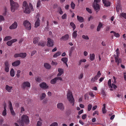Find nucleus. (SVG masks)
<instances>
[{"label":"nucleus","instance_id":"6e6d98bb","mask_svg":"<svg viewBox=\"0 0 126 126\" xmlns=\"http://www.w3.org/2000/svg\"><path fill=\"white\" fill-rule=\"evenodd\" d=\"M5 66H9V64L7 61H6L4 63Z\"/></svg>","mask_w":126,"mask_h":126},{"label":"nucleus","instance_id":"4d7b16f0","mask_svg":"<svg viewBox=\"0 0 126 126\" xmlns=\"http://www.w3.org/2000/svg\"><path fill=\"white\" fill-rule=\"evenodd\" d=\"M83 76V74L81 73L79 75L78 77V79H81L82 78Z\"/></svg>","mask_w":126,"mask_h":126},{"label":"nucleus","instance_id":"680f3d73","mask_svg":"<svg viewBox=\"0 0 126 126\" xmlns=\"http://www.w3.org/2000/svg\"><path fill=\"white\" fill-rule=\"evenodd\" d=\"M101 75V74L100 71H98L97 75H96V76L98 77V78H99Z\"/></svg>","mask_w":126,"mask_h":126},{"label":"nucleus","instance_id":"c756f323","mask_svg":"<svg viewBox=\"0 0 126 126\" xmlns=\"http://www.w3.org/2000/svg\"><path fill=\"white\" fill-rule=\"evenodd\" d=\"M38 45L39 46H41L42 47H44L45 46V43L43 41H40L38 43Z\"/></svg>","mask_w":126,"mask_h":126},{"label":"nucleus","instance_id":"c85d7f7f","mask_svg":"<svg viewBox=\"0 0 126 126\" xmlns=\"http://www.w3.org/2000/svg\"><path fill=\"white\" fill-rule=\"evenodd\" d=\"M12 38V37L10 36H6L4 38L3 41H8L11 40Z\"/></svg>","mask_w":126,"mask_h":126},{"label":"nucleus","instance_id":"f8f14e48","mask_svg":"<svg viewBox=\"0 0 126 126\" xmlns=\"http://www.w3.org/2000/svg\"><path fill=\"white\" fill-rule=\"evenodd\" d=\"M57 107L61 110H63L64 109V105L62 103H59L57 105Z\"/></svg>","mask_w":126,"mask_h":126},{"label":"nucleus","instance_id":"7c9ffc66","mask_svg":"<svg viewBox=\"0 0 126 126\" xmlns=\"http://www.w3.org/2000/svg\"><path fill=\"white\" fill-rule=\"evenodd\" d=\"M56 81L57 80L56 78H55L51 80L50 83L51 84H54L56 83Z\"/></svg>","mask_w":126,"mask_h":126},{"label":"nucleus","instance_id":"338daca9","mask_svg":"<svg viewBox=\"0 0 126 126\" xmlns=\"http://www.w3.org/2000/svg\"><path fill=\"white\" fill-rule=\"evenodd\" d=\"M4 20V18L3 16L0 15V21H3Z\"/></svg>","mask_w":126,"mask_h":126},{"label":"nucleus","instance_id":"13d9d810","mask_svg":"<svg viewBox=\"0 0 126 126\" xmlns=\"http://www.w3.org/2000/svg\"><path fill=\"white\" fill-rule=\"evenodd\" d=\"M109 87L111 88H113L115 89L117 88V87L116 85L113 83H112L111 85V87Z\"/></svg>","mask_w":126,"mask_h":126},{"label":"nucleus","instance_id":"ea45409f","mask_svg":"<svg viewBox=\"0 0 126 126\" xmlns=\"http://www.w3.org/2000/svg\"><path fill=\"white\" fill-rule=\"evenodd\" d=\"M67 15L66 13L64 14L62 16V19H66L67 18Z\"/></svg>","mask_w":126,"mask_h":126},{"label":"nucleus","instance_id":"a18cd8bd","mask_svg":"<svg viewBox=\"0 0 126 126\" xmlns=\"http://www.w3.org/2000/svg\"><path fill=\"white\" fill-rule=\"evenodd\" d=\"M71 8L73 9H74L75 6V4L72 1L71 2Z\"/></svg>","mask_w":126,"mask_h":126},{"label":"nucleus","instance_id":"f3484780","mask_svg":"<svg viewBox=\"0 0 126 126\" xmlns=\"http://www.w3.org/2000/svg\"><path fill=\"white\" fill-rule=\"evenodd\" d=\"M77 17L78 20L80 22L82 23L84 21V19L82 17L77 16Z\"/></svg>","mask_w":126,"mask_h":126},{"label":"nucleus","instance_id":"774afa93","mask_svg":"<svg viewBox=\"0 0 126 126\" xmlns=\"http://www.w3.org/2000/svg\"><path fill=\"white\" fill-rule=\"evenodd\" d=\"M36 52V51L35 50H33L32 51L31 53V56H33Z\"/></svg>","mask_w":126,"mask_h":126},{"label":"nucleus","instance_id":"09e8293b","mask_svg":"<svg viewBox=\"0 0 126 126\" xmlns=\"http://www.w3.org/2000/svg\"><path fill=\"white\" fill-rule=\"evenodd\" d=\"M58 12L61 15H62L63 13V12L62 11L61 9V8H60L58 10Z\"/></svg>","mask_w":126,"mask_h":126},{"label":"nucleus","instance_id":"69168bd1","mask_svg":"<svg viewBox=\"0 0 126 126\" xmlns=\"http://www.w3.org/2000/svg\"><path fill=\"white\" fill-rule=\"evenodd\" d=\"M14 57L15 58H17L18 57H20L19 53H16L14 55Z\"/></svg>","mask_w":126,"mask_h":126},{"label":"nucleus","instance_id":"cd10ccee","mask_svg":"<svg viewBox=\"0 0 126 126\" xmlns=\"http://www.w3.org/2000/svg\"><path fill=\"white\" fill-rule=\"evenodd\" d=\"M10 74L11 76L13 77L15 76V72L13 68H12L10 71Z\"/></svg>","mask_w":126,"mask_h":126},{"label":"nucleus","instance_id":"20e7f679","mask_svg":"<svg viewBox=\"0 0 126 126\" xmlns=\"http://www.w3.org/2000/svg\"><path fill=\"white\" fill-rule=\"evenodd\" d=\"M23 24L27 30H30L31 29V24L28 21L26 20L24 21Z\"/></svg>","mask_w":126,"mask_h":126},{"label":"nucleus","instance_id":"6e6552de","mask_svg":"<svg viewBox=\"0 0 126 126\" xmlns=\"http://www.w3.org/2000/svg\"><path fill=\"white\" fill-rule=\"evenodd\" d=\"M31 86L30 83L28 81L24 82L22 84V87L25 89L26 87H30Z\"/></svg>","mask_w":126,"mask_h":126},{"label":"nucleus","instance_id":"39448f33","mask_svg":"<svg viewBox=\"0 0 126 126\" xmlns=\"http://www.w3.org/2000/svg\"><path fill=\"white\" fill-rule=\"evenodd\" d=\"M47 45L49 47H52L53 46V41L50 38H47Z\"/></svg>","mask_w":126,"mask_h":126},{"label":"nucleus","instance_id":"f704fd0d","mask_svg":"<svg viewBox=\"0 0 126 126\" xmlns=\"http://www.w3.org/2000/svg\"><path fill=\"white\" fill-rule=\"evenodd\" d=\"M46 95L45 93H43L42 94V95L40 96L41 100L43 99L46 97Z\"/></svg>","mask_w":126,"mask_h":126},{"label":"nucleus","instance_id":"9d476101","mask_svg":"<svg viewBox=\"0 0 126 126\" xmlns=\"http://www.w3.org/2000/svg\"><path fill=\"white\" fill-rule=\"evenodd\" d=\"M17 26V22L15 21L14 23H13L11 26H10L9 29H14L16 28Z\"/></svg>","mask_w":126,"mask_h":126},{"label":"nucleus","instance_id":"4be33fe9","mask_svg":"<svg viewBox=\"0 0 126 126\" xmlns=\"http://www.w3.org/2000/svg\"><path fill=\"white\" fill-rule=\"evenodd\" d=\"M95 57V55L94 53L90 54V59L92 61L94 60V59Z\"/></svg>","mask_w":126,"mask_h":126},{"label":"nucleus","instance_id":"f03ea898","mask_svg":"<svg viewBox=\"0 0 126 126\" xmlns=\"http://www.w3.org/2000/svg\"><path fill=\"white\" fill-rule=\"evenodd\" d=\"M11 6V9L12 12H14L15 10L16 9L19 7L18 4L15 2L13 0H10Z\"/></svg>","mask_w":126,"mask_h":126},{"label":"nucleus","instance_id":"4c0bfd02","mask_svg":"<svg viewBox=\"0 0 126 126\" xmlns=\"http://www.w3.org/2000/svg\"><path fill=\"white\" fill-rule=\"evenodd\" d=\"M35 80L37 82H39L41 81V78L39 77H37L35 78Z\"/></svg>","mask_w":126,"mask_h":126},{"label":"nucleus","instance_id":"c03bdc74","mask_svg":"<svg viewBox=\"0 0 126 126\" xmlns=\"http://www.w3.org/2000/svg\"><path fill=\"white\" fill-rule=\"evenodd\" d=\"M121 16L126 19V13H122L121 14Z\"/></svg>","mask_w":126,"mask_h":126},{"label":"nucleus","instance_id":"864d4df0","mask_svg":"<svg viewBox=\"0 0 126 126\" xmlns=\"http://www.w3.org/2000/svg\"><path fill=\"white\" fill-rule=\"evenodd\" d=\"M111 80L110 79L108 82V84L109 87H111Z\"/></svg>","mask_w":126,"mask_h":126},{"label":"nucleus","instance_id":"3c124183","mask_svg":"<svg viewBox=\"0 0 126 126\" xmlns=\"http://www.w3.org/2000/svg\"><path fill=\"white\" fill-rule=\"evenodd\" d=\"M40 4H41L40 0H39L37 1V5H36L37 7H39L40 6Z\"/></svg>","mask_w":126,"mask_h":126},{"label":"nucleus","instance_id":"7ed1b4c3","mask_svg":"<svg viewBox=\"0 0 126 126\" xmlns=\"http://www.w3.org/2000/svg\"><path fill=\"white\" fill-rule=\"evenodd\" d=\"M67 96L68 101L71 103H72V105L74 106V99L72 95V93L69 91L67 94Z\"/></svg>","mask_w":126,"mask_h":126},{"label":"nucleus","instance_id":"aec40b11","mask_svg":"<svg viewBox=\"0 0 126 126\" xmlns=\"http://www.w3.org/2000/svg\"><path fill=\"white\" fill-rule=\"evenodd\" d=\"M102 111L103 113L104 114L105 113L107 110L106 109V105L104 104L103 105V107L102 108Z\"/></svg>","mask_w":126,"mask_h":126},{"label":"nucleus","instance_id":"bb28decb","mask_svg":"<svg viewBox=\"0 0 126 126\" xmlns=\"http://www.w3.org/2000/svg\"><path fill=\"white\" fill-rule=\"evenodd\" d=\"M61 54V52H60L59 51L55 53L53 56V57L54 58H56L57 57L60 56Z\"/></svg>","mask_w":126,"mask_h":126},{"label":"nucleus","instance_id":"393cba45","mask_svg":"<svg viewBox=\"0 0 126 126\" xmlns=\"http://www.w3.org/2000/svg\"><path fill=\"white\" fill-rule=\"evenodd\" d=\"M44 66L46 68L48 69H50L51 68L50 65L47 63H45Z\"/></svg>","mask_w":126,"mask_h":126},{"label":"nucleus","instance_id":"a211bd4d","mask_svg":"<svg viewBox=\"0 0 126 126\" xmlns=\"http://www.w3.org/2000/svg\"><path fill=\"white\" fill-rule=\"evenodd\" d=\"M102 26L103 25L101 23V22H99V23L98 25L97 28V31H100L101 28Z\"/></svg>","mask_w":126,"mask_h":126},{"label":"nucleus","instance_id":"603ef678","mask_svg":"<svg viewBox=\"0 0 126 126\" xmlns=\"http://www.w3.org/2000/svg\"><path fill=\"white\" fill-rule=\"evenodd\" d=\"M6 109H5V110H3L2 113V115L3 116H5L6 115Z\"/></svg>","mask_w":126,"mask_h":126},{"label":"nucleus","instance_id":"de8ad7c7","mask_svg":"<svg viewBox=\"0 0 126 126\" xmlns=\"http://www.w3.org/2000/svg\"><path fill=\"white\" fill-rule=\"evenodd\" d=\"M7 44L8 46H11L12 44L11 40L8 41L6 43Z\"/></svg>","mask_w":126,"mask_h":126},{"label":"nucleus","instance_id":"bf43d9fd","mask_svg":"<svg viewBox=\"0 0 126 126\" xmlns=\"http://www.w3.org/2000/svg\"><path fill=\"white\" fill-rule=\"evenodd\" d=\"M9 66L5 67V70L6 72H8L9 71Z\"/></svg>","mask_w":126,"mask_h":126},{"label":"nucleus","instance_id":"ddd939ff","mask_svg":"<svg viewBox=\"0 0 126 126\" xmlns=\"http://www.w3.org/2000/svg\"><path fill=\"white\" fill-rule=\"evenodd\" d=\"M20 63V61L19 60H17L12 63V65L14 66H16L19 65Z\"/></svg>","mask_w":126,"mask_h":126},{"label":"nucleus","instance_id":"2eb2a0df","mask_svg":"<svg viewBox=\"0 0 126 126\" xmlns=\"http://www.w3.org/2000/svg\"><path fill=\"white\" fill-rule=\"evenodd\" d=\"M25 8V9L24 11V13L27 14H29L31 12L30 9V8L29 6Z\"/></svg>","mask_w":126,"mask_h":126},{"label":"nucleus","instance_id":"f257e3e1","mask_svg":"<svg viewBox=\"0 0 126 126\" xmlns=\"http://www.w3.org/2000/svg\"><path fill=\"white\" fill-rule=\"evenodd\" d=\"M29 117L26 115L23 114L21 116V120L20 124L22 126H24V124L28 125L30 123Z\"/></svg>","mask_w":126,"mask_h":126},{"label":"nucleus","instance_id":"1a4fd4ad","mask_svg":"<svg viewBox=\"0 0 126 126\" xmlns=\"http://www.w3.org/2000/svg\"><path fill=\"white\" fill-rule=\"evenodd\" d=\"M40 87L42 89H47L48 87V86H47L46 83L44 82H43L39 84Z\"/></svg>","mask_w":126,"mask_h":126},{"label":"nucleus","instance_id":"0eeeda50","mask_svg":"<svg viewBox=\"0 0 126 126\" xmlns=\"http://www.w3.org/2000/svg\"><path fill=\"white\" fill-rule=\"evenodd\" d=\"M105 6L108 7L110 6L111 3L108 0H102Z\"/></svg>","mask_w":126,"mask_h":126},{"label":"nucleus","instance_id":"5fc2aeb1","mask_svg":"<svg viewBox=\"0 0 126 126\" xmlns=\"http://www.w3.org/2000/svg\"><path fill=\"white\" fill-rule=\"evenodd\" d=\"M29 5L30 8H31V10L33 11H34V9L33 7L32 6L31 3H29Z\"/></svg>","mask_w":126,"mask_h":126},{"label":"nucleus","instance_id":"a19ab883","mask_svg":"<svg viewBox=\"0 0 126 126\" xmlns=\"http://www.w3.org/2000/svg\"><path fill=\"white\" fill-rule=\"evenodd\" d=\"M50 126H58V124L56 122H53Z\"/></svg>","mask_w":126,"mask_h":126},{"label":"nucleus","instance_id":"72a5a7b5","mask_svg":"<svg viewBox=\"0 0 126 126\" xmlns=\"http://www.w3.org/2000/svg\"><path fill=\"white\" fill-rule=\"evenodd\" d=\"M11 113L12 115L13 116H14L16 114L14 110L13 109H10Z\"/></svg>","mask_w":126,"mask_h":126},{"label":"nucleus","instance_id":"37998d69","mask_svg":"<svg viewBox=\"0 0 126 126\" xmlns=\"http://www.w3.org/2000/svg\"><path fill=\"white\" fill-rule=\"evenodd\" d=\"M42 123L40 121H37V126H42Z\"/></svg>","mask_w":126,"mask_h":126},{"label":"nucleus","instance_id":"dca6fc26","mask_svg":"<svg viewBox=\"0 0 126 126\" xmlns=\"http://www.w3.org/2000/svg\"><path fill=\"white\" fill-rule=\"evenodd\" d=\"M12 88L13 87L12 86H10L7 85H6V86L5 89L8 92L10 93L11 92V90Z\"/></svg>","mask_w":126,"mask_h":126},{"label":"nucleus","instance_id":"4468645a","mask_svg":"<svg viewBox=\"0 0 126 126\" xmlns=\"http://www.w3.org/2000/svg\"><path fill=\"white\" fill-rule=\"evenodd\" d=\"M58 71L59 72V73L57 75V77L61 76L64 72L63 69L61 68H58Z\"/></svg>","mask_w":126,"mask_h":126},{"label":"nucleus","instance_id":"2f4dec72","mask_svg":"<svg viewBox=\"0 0 126 126\" xmlns=\"http://www.w3.org/2000/svg\"><path fill=\"white\" fill-rule=\"evenodd\" d=\"M61 61H62L64 63H67L68 61V59L67 58L63 57L61 59Z\"/></svg>","mask_w":126,"mask_h":126},{"label":"nucleus","instance_id":"412c9836","mask_svg":"<svg viewBox=\"0 0 126 126\" xmlns=\"http://www.w3.org/2000/svg\"><path fill=\"white\" fill-rule=\"evenodd\" d=\"M39 38L38 37H36L33 39V43L34 44H36L38 43L39 41Z\"/></svg>","mask_w":126,"mask_h":126},{"label":"nucleus","instance_id":"79ce46f5","mask_svg":"<svg viewBox=\"0 0 126 126\" xmlns=\"http://www.w3.org/2000/svg\"><path fill=\"white\" fill-rule=\"evenodd\" d=\"M115 62L117 63L118 65L119 64V60L118 59V57H115Z\"/></svg>","mask_w":126,"mask_h":126},{"label":"nucleus","instance_id":"e2e57ef3","mask_svg":"<svg viewBox=\"0 0 126 126\" xmlns=\"http://www.w3.org/2000/svg\"><path fill=\"white\" fill-rule=\"evenodd\" d=\"M89 94L91 97H94V94L92 92H90Z\"/></svg>","mask_w":126,"mask_h":126},{"label":"nucleus","instance_id":"6ab92c4d","mask_svg":"<svg viewBox=\"0 0 126 126\" xmlns=\"http://www.w3.org/2000/svg\"><path fill=\"white\" fill-rule=\"evenodd\" d=\"M40 20L39 18H38L37 21H36L35 24V26L36 27H37L40 25Z\"/></svg>","mask_w":126,"mask_h":126},{"label":"nucleus","instance_id":"c9c22d12","mask_svg":"<svg viewBox=\"0 0 126 126\" xmlns=\"http://www.w3.org/2000/svg\"><path fill=\"white\" fill-rule=\"evenodd\" d=\"M23 6L24 8H25L28 6L26 1H24L23 3Z\"/></svg>","mask_w":126,"mask_h":126},{"label":"nucleus","instance_id":"a878e982","mask_svg":"<svg viewBox=\"0 0 126 126\" xmlns=\"http://www.w3.org/2000/svg\"><path fill=\"white\" fill-rule=\"evenodd\" d=\"M110 33H113L114 35L116 37H118L120 36V35L118 33H116L113 31H112L110 32Z\"/></svg>","mask_w":126,"mask_h":126},{"label":"nucleus","instance_id":"49530a36","mask_svg":"<svg viewBox=\"0 0 126 126\" xmlns=\"http://www.w3.org/2000/svg\"><path fill=\"white\" fill-rule=\"evenodd\" d=\"M82 38L85 39L86 40H88L89 39V38L88 36L87 35H83L82 36Z\"/></svg>","mask_w":126,"mask_h":126},{"label":"nucleus","instance_id":"58836bf2","mask_svg":"<svg viewBox=\"0 0 126 126\" xmlns=\"http://www.w3.org/2000/svg\"><path fill=\"white\" fill-rule=\"evenodd\" d=\"M92 104H89L88 106V111H90L92 108Z\"/></svg>","mask_w":126,"mask_h":126},{"label":"nucleus","instance_id":"8fccbe9b","mask_svg":"<svg viewBox=\"0 0 126 126\" xmlns=\"http://www.w3.org/2000/svg\"><path fill=\"white\" fill-rule=\"evenodd\" d=\"M20 70H18L16 74V77L17 78H18L19 77V74L20 73Z\"/></svg>","mask_w":126,"mask_h":126},{"label":"nucleus","instance_id":"473e14b6","mask_svg":"<svg viewBox=\"0 0 126 126\" xmlns=\"http://www.w3.org/2000/svg\"><path fill=\"white\" fill-rule=\"evenodd\" d=\"M70 25L73 28V30L74 31L76 28V26L75 24L73 22H71L70 23Z\"/></svg>","mask_w":126,"mask_h":126},{"label":"nucleus","instance_id":"5701e85b","mask_svg":"<svg viewBox=\"0 0 126 126\" xmlns=\"http://www.w3.org/2000/svg\"><path fill=\"white\" fill-rule=\"evenodd\" d=\"M20 57L24 58L26 57V53H19Z\"/></svg>","mask_w":126,"mask_h":126},{"label":"nucleus","instance_id":"b1692460","mask_svg":"<svg viewBox=\"0 0 126 126\" xmlns=\"http://www.w3.org/2000/svg\"><path fill=\"white\" fill-rule=\"evenodd\" d=\"M77 31H74L72 34L73 38L75 39L76 38L77 36Z\"/></svg>","mask_w":126,"mask_h":126},{"label":"nucleus","instance_id":"423d86ee","mask_svg":"<svg viewBox=\"0 0 126 126\" xmlns=\"http://www.w3.org/2000/svg\"><path fill=\"white\" fill-rule=\"evenodd\" d=\"M93 7L94 10L97 12L100 9V5L97 3H94L93 4Z\"/></svg>","mask_w":126,"mask_h":126},{"label":"nucleus","instance_id":"9b49d317","mask_svg":"<svg viewBox=\"0 0 126 126\" xmlns=\"http://www.w3.org/2000/svg\"><path fill=\"white\" fill-rule=\"evenodd\" d=\"M69 38V35L68 34H66L60 38L61 41H66Z\"/></svg>","mask_w":126,"mask_h":126},{"label":"nucleus","instance_id":"0e129e2a","mask_svg":"<svg viewBox=\"0 0 126 126\" xmlns=\"http://www.w3.org/2000/svg\"><path fill=\"white\" fill-rule=\"evenodd\" d=\"M4 120L3 118H1L0 119V125L1 126L2 125L3 122Z\"/></svg>","mask_w":126,"mask_h":126},{"label":"nucleus","instance_id":"052dcab7","mask_svg":"<svg viewBox=\"0 0 126 126\" xmlns=\"http://www.w3.org/2000/svg\"><path fill=\"white\" fill-rule=\"evenodd\" d=\"M86 10L89 13H92V12L91 10L88 8H86Z\"/></svg>","mask_w":126,"mask_h":126},{"label":"nucleus","instance_id":"e433bc0d","mask_svg":"<svg viewBox=\"0 0 126 126\" xmlns=\"http://www.w3.org/2000/svg\"><path fill=\"white\" fill-rule=\"evenodd\" d=\"M8 104L9 105V108L10 109H13V108L12 106V104L11 102L10 101H9Z\"/></svg>","mask_w":126,"mask_h":126}]
</instances>
